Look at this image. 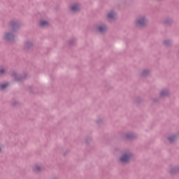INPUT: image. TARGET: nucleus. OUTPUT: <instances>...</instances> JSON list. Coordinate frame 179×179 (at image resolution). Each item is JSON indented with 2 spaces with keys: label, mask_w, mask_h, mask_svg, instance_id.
I'll use <instances>...</instances> for the list:
<instances>
[{
  "label": "nucleus",
  "mask_w": 179,
  "mask_h": 179,
  "mask_svg": "<svg viewBox=\"0 0 179 179\" xmlns=\"http://www.w3.org/2000/svg\"><path fill=\"white\" fill-rule=\"evenodd\" d=\"M0 150H1V148H0Z\"/></svg>",
  "instance_id": "nucleus-15"
},
{
  "label": "nucleus",
  "mask_w": 179,
  "mask_h": 179,
  "mask_svg": "<svg viewBox=\"0 0 179 179\" xmlns=\"http://www.w3.org/2000/svg\"><path fill=\"white\" fill-rule=\"evenodd\" d=\"M131 160V154H124L120 157V162L122 163H128Z\"/></svg>",
  "instance_id": "nucleus-1"
},
{
  "label": "nucleus",
  "mask_w": 179,
  "mask_h": 179,
  "mask_svg": "<svg viewBox=\"0 0 179 179\" xmlns=\"http://www.w3.org/2000/svg\"><path fill=\"white\" fill-rule=\"evenodd\" d=\"M148 71H144L143 73V75H146V73H148Z\"/></svg>",
  "instance_id": "nucleus-13"
},
{
  "label": "nucleus",
  "mask_w": 179,
  "mask_h": 179,
  "mask_svg": "<svg viewBox=\"0 0 179 179\" xmlns=\"http://www.w3.org/2000/svg\"><path fill=\"white\" fill-rule=\"evenodd\" d=\"M169 94V91L168 90H162L161 92V96H167Z\"/></svg>",
  "instance_id": "nucleus-9"
},
{
  "label": "nucleus",
  "mask_w": 179,
  "mask_h": 179,
  "mask_svg": "<svg viewBox=\"0 0 179 179\" xmlns=\"http://www.w3.org/2000/svg\"><path fill=\"white\" fill-rule=\"evenodd\" d=\"M106 30H107V27H106V25H101L99 27V31L101 33H104V31H106Z\"/></svg>",
  "instance_id": "nucleus-5"
},
{
  "label": "nucleus",
  "mask_w": 179,
  "mask_h": 179,
  "mask_svg": "<svg viewBox=\"0 0 179 179\" xmlns=\"http://www.w3.org/2000/svg\"><path fill=\"white\" fill-rule=\"evenodd\" d=\"M79 9H80V6H79V4H75L71 6L72 12H78V10H79Z\"/></svg>",
  "instance_id": "nucleus-3"
},
{
  "label": "nucleus",
  "mask_w": 179,
  "mask_h": 179,
  "mask_svg": "<svg viewBox=\"0 0 179 179\" xmlns=\"http://www.w3.org/2000/svg\"><path fill=\"white\" fill-rule=\"evenodd\" d=\"M8 83H5V84H1L0 85V90H3V89H5L6 87H8Z\"/></svg>",
  "instance_id": "nucleus-8"
},
{
  "label": "nucleus",
  "mask_w": 179,
  "mask_h": 179,
  "mask_svg": "<svg viewBox=\"0 0 179 179\" xmlns=\"http://www.w3.org/2000/svg\"><path fill=\"white\" fill-rule=\"evenodd\" d=\"M169 142H173V141H176V136H171L169 137Z\"/></svg>",
  "instance_id": "nucleus-11"
},
{
  "label": "nucleus",
  "mask_w": 179,
  "mask_h": 179,
  "mask_svg": "<svg viewBox=\"0 0 179 179\" xmlns=\"http://www.w3.org/2000/svg\"><path fill=\"white\" fill-rule=\"evenodd\" d=\"M33 170L35 173H38V171L41 170V168L38 166H35Z\"/></svg>",
  "instance_id": "nucleus-10"
},
{
  "label": "nucleus",
  "mask_w": 179,
  "mask_h": 179,
  "mask_svg": "<svg viewBox=\"0 0 179 179\" xmlns=\"http://www.w3.org/2000/svg\"><path fill=\"white\" fill-rule=\"evenodd\" d=\"M108 17L109 19H114L115 17V13H114L113 12L109 13L108 15Z\"/></svg>",
  "instance_id": "nucleus-7"
},
{
  "label": "nucleus",
  "mask_w": 179,
  "mask_h": 179,
  "mask_svg": "<svg viewBox=\"0 0 179 179\" xmlns=\"http://www.w3.org/2000/svg\"><path fill=\"white\" fill-rule=\"evenodd\" d=\"M5 73V69H0V75Z\"/></svg>",
  "instance_id": "nucleus-12"
},
{
  "label": "nucleus",
  "mask_w": 179,
  "mask_h": 179,
  "mask_svg": "<svg viewBox=\"0 0 179 179\" xmlns=\"http://www.w3.org/2000/svg\"><path fill=\"white\" fill-rule=\"evenodd\" d=\"M40 26H42L43 27H45L48 24V22L47 21H41L39 22Z\"/></svg>",
  "instance_id": "nucleus-6"
},
{
  "label": "nucleus",
  "mask_w": 179,
  "mask_h": 179,
  "mask_svg": "<svg viewBox=\"0 0 179 179\" xmlns=\"http://www.w3.org/2000/svg\"><path fill=\"white\" fill-rule=\"evenodd\" d=\"M165 44H167V42H165Z\"/></svg>",
  "instance_id": "nucleus-14"
},
{
  "label": "nucleus",
  "mask_w": 179,
  "mask_h": 179,
  "mask_svg": "<svg viewBox=\"0 0 179 179\" xmlns=\"http://www.w3.org/2000/svg\"><path fill=\"white\" fill-rule=\"evenodd\" d=\"M136 23L138 26H145V24H146V20H145V18H140L137 20Z\"/></svg>",
  "instance_id": "nucleus-2"
},
{
  "label": "nucleus",
  "mask_w": 179,
  "mask_h": 179,
  "mask_svg": "<svg viewBox=\"0 0 179 179\" xmlns=\"http://www.w3.org/2000/svg\"><path fill=\"white\" fill-rule=\"evenodd\" d=\"M13 38V35L11 34H6L4 36V40H12Z\"/></svg>",
  "instance_id": "nucleus-4"
}]
</instances>
